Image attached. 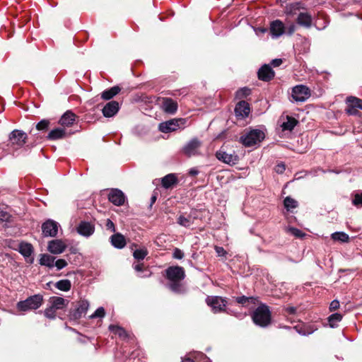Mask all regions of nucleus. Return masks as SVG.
Listing matches in <instances>:
<instances>
[{"instance_id":"nucleus-55","label":"nucleus","mask_w":362,"mask_h":362,"mask_svg":"<svg viewBox=\"0 0 362 362\" xmlns=\"http://www.w3.org/2000/svg\"><path fill=\"white\" fill-rule=\"evenodd\" d=\"M106 227L107 229L111 230V231L112 232L115 231V224L110 219H107V221Z\"/></svg>"},{"instance_id":"nucleus-3","label":"nucleus","mask_w":362,"mask_h":362,"mask_svg":"<svg viewBox=\"0 0 362 362\" xmlns=\"http://www.w3.org/2000/svg\"><path fill=\"white\" fill-rule=\"evenodd\" d=\"M264 138V133L259 129H252L240 137V141L245 146H252L260 143Z\"/></svg>"},{"instance_id":"nucleus-7","label":"nucleus","mask_w":362,"mask_h":362,"mask_svg":"<svg viewBox=\"0 0 362 362\" xmlns=\"http://www.w3.org/2000/svg\"><path fill=\"white\" fill-rule=\"evenodd\" d=\"M27 134L22 130L15 129L9 134V141L12 146L22 147L26 142Z\"/></svg>"},{"instance_id":"nucleus-26","label":"nucleus","mask_w":362,"mask_h":362,"mask_svg":"<svg viewBox=\"0 0 362 362\" xmlns=\"http://www.w3.org/2000/svg\"><path fill=\"white\" fill-rule=\"evenodd\" d=\"M76 119V115L71 111L66 112L60 118L59 124L64 127L71 126Z\"/></svg>"},{"instance_id":"nucleus-43","label":"nucleus","mask_w":362,"mask_h":362,"mask_svg":"<svg viewBox=\"0 0 362 362\" xmlns=\"http://www.w3.org/2000/svg\"><path fill=\"white\" fill-rule=\"evenodd\" d=\"M255 298L253 297H247L245 296H239L235 298L238 303L245 305L247 303H255Z\"/></svg>"},{"instance_id":"nucleus-17","label":"nucleus","mask_w":362,"mask_h":362,"mask_svg":"<svg viewBox=\"0 0 362 362\" xmlns=\"http://www.w3.org/2000/svg\"><path fill=\"white\" fill-rule=\"evenodd\" d=\"M250 112V105L245 100H241L236 105L235 107V112L237 117L245 118L247 117Z\"/></svg>"},{"instance_id":"nucleus-27","label":"nucleus","mask_w":362,"mask_h":362,"mask_svg":"<svg viewBox=\"0 0 362 362\" xmlns=\"http://www.w3.org/2000/svg\"><path fill=\"white\" fill-rule=\"evenodd\" d=\"M120 90L121 88L118 86H115L103 91L101 93V98L105 100H109L117 95Z\"/></svg>"},{"instance_id":"nucleus-59","label":"nucleus","mask_w":362,"mask_h":362,"mask_svg":"<svg viewBox=\"0 0 362 362\" xmlns=\"http://www.w3.org/2000/svg\"><path fill=\"white\" fill-rule=\"evenodd\" d=\"M296 30V25L294 24H291L288 28H287V33L288 35H292Z\"/></svg>"},{"instance_id":"nucleus-39","label":"nucleus","mask_w":362,"mask_h":362,"mask_svg":"<svg viewBox=\"0 0 362 362\" xmlns=\"http://www.w3.org/2000/svg\"><path fill=\"white\" fill-rule=\"evenodd\" d=\"M147 255L148 250L146 248L137 249L133 253L134 257L139 261L143 260Z\"/></svg>"},{"instance_id":"nucleus-56","label":"nucleus","mask_w":362,"mask_h":362,"mask_svg":"<svg viewBox=\"0 0 362 362\" xmlns=\"http://www.w3.org/2000/svg\"><path fill=\"white\" fill-rule=\"evenodd\" d=\"M282 63H283V61L281 59H274L272 60V62H271V64L274 67H277V66H280Z\"/></svg>"},{"instance_id":"nucleus-20","label":"nucleus","mask_w":362,"mask_h":362,"mask_svg":"<svg viewBox=\"0 0 362 362\" xmlns=\"http://www.w3.org/2000/svg\"><path fill=\"white\" fill-rule=\"evenodd\" d=\"M95 231L94 226L88 221H81L77 227V232L85 237L90 236Z\"/></svg>"},{"instance_id":"nucleus-12","label":"nucleus","mask_w":362,"mask_h":362,"mask_svg":"<svg viewBox=\"0 0 362 362\" xmlns=\"http://www.w3.org/2000/svg\"><path fill=\"white\" fill-rule=\"evenodd\" d=\"M108 199L115 206H122L125 202L126 197L120 189H112L108 194Z\"/></svg>"},{"instance_id":"nucleus-19","label":"nucleus","mask_w":362,"mask_h":362,"mask_svg":"<svg viewBox=\"0 0 362 362\" xmlns=\"http://www.w3.org/2000/svg\"><path fill=\"white\" fill-rule=\"evenodd\" d=\"M177 103L170 98H163L162 99V109L168 114L173 115L177 110Z\"/></svg>"},{"instance_id":"nucleus-42","label":"nucleus","mask_w":362,"mask_h":362,"mask_svg":"<svg viewBox=\"0 0 362 362\" xmlns=\"http://www.w3.org/2000/svg\"><path fill=\"white\" fill-rule=\"evenodd\" d=\"M346 103L348 105L358 108L361 103V100L354 96H349L346 98Z\"/></svg>"},{"instance_id":"nucleus-40","label":"nucleus","mask_w":362,"mask_h":362,"mask_svg":"<svg viewBox=\"0 0 362 362\" xmlns=\"http://www.w3.org/2000/svg\"><path fill=\"white\" fill-rule=\"evenodd\" d=\"M352 204L355 206L362 207V192H357L353 194Z\"/></svg>"},{"instance_id":"nucleus-4","label":"nucleus","mask_w":362,"mask_h":362,"mask_svg":"<svg viewBox=\"0 0 362 362\" xmlns=\"http://www.w3.org/2000/svg\"><path fill=\"white\" fill-rule=\"evenodd\" d=\"M202 142L197 138H193L189 140L182 149V152L187 157H192L199 155V148Z\"/></svg>"},{"instance_id":"nucleus-45","label":"nucleus","mask_w":362,"mask_h":362,"mask_svg":"<svg viewBox=\"0 0 362 362\" xmlns=\"http://www.w3.org/2000/svg\"><path fill=\"white\" fill-rule=\"evenodd\" d=\"M105 315V309L103 307H100L90 316V317L92 319L96 317H103Z\"/></svg>"},{"instance_id":"nucleus-16","label":"nucleus","mask_w":362,"mask_h":362,"mask_svg":"<svg viewBox=\"0 0 362 362\" xmlns=\"http://www.w3.org/2000/svg\"><path fill=\"white\" fill-rule=\"evenodd\" d=\"M66 247V244L62 240L55 239L49 242L47 249L51 253L58 255L62 253Z\"/></svg>"},{"instance_id":"nucleus-31","label":"nucleus","mask_w":362,"mask_h":362,"mask_svg":"<svg viewBox=\"0 0 362 362\" xmlns=\"http://www.w3.org/2000/svg\"><path fill=\"white\" fill-rule=\"evenodd\" d=\"M297 123L298 121L295 118L291 116H286V121L284 122L281 127L284 131H291L296 126Z\"/></svg>"},{"instance_id":"nucleus-57","label":"nucleus","mask_w":362,"mask_h":362,"mask_svg":"<svg viewBox=\"0 0 362 362\" xmlns=\"http://www.w3.org/2000/svg\"><path fill=\"white\" fill-rule=\"evenodd\" d=\"M286 312L290 315H294L296 312V308L293 306H288L285 308Z\"/></svg>"},{"instance_id":"nucleus-23","label":"nucleus","mask_w":362,"mask_h":362,"mask_svg":"<svg viewBox=\"0 0 362 362\" xmlns=\"http://www.w3.org/2000/svg\"><path fill=\"white\" fill-rule=\"evenodd\" d=\"M112 245L119 249L123 248L126 245V240L121 233H115L110 237Z\"/></svg>"},{"instance_id":"nucleus-60","label":"nucleus","mask_w":362,"mask_h":362,"mask_svg":"<svg viewBox=\"0 0 362 362\" xmlns=\"http://www.w3.org/2000/svg\"><path fill=\"white\" fill-rule=\"evenodd\" d=\"M143 266H144L143 264H134L133 267H134V269H135V271H136L138 272H144Z\"/></svg>"},{"instance_id":"nucleus-41","label":"nucleus","mask_w":362,"mask_h":362,"mask_svg":"<svg viewBox=\"0 0 362 362\" xmlns=\"http://www.w3.org/2000/svg\"><path fill=\"white\" fill-rule=\"evenodd\" d=\"M56 312L57 310H55L54 308H52L51 305H49L45 310H44V315L45 316L49 319V320H54L56 317Z\"/></svg>"},{"instance_id":"nucleus-52","label":"nucleus","mask_w":362,"mask_h":362,"mask_svg":"<svg viewBox=\"0 0 362 362\" xmlns=\"http://www.w3.org/2000/svg\"><path fill=\"white\" fill-rule=\"evenodd\" d=\"M274 170L278 174H282L286 170V166L283 163H279L275 166Z\"/></svg>"},{"instance_id":"nucleus-1","label":"nucleus","mask_w":362,"mask_h":362,"mask_svg":"<svg viewBox=\"0 0 362 362\" xmlns=\"http://www.w3.org/2000/svg\"><path fill=\"white\" fill-rule=\"evenodd\" d=\"M252 318L256 325L261 327H267L270 325L272 321V315L269 306L265 304H261L253 312Z\"/></svg>"},{"instance_id":"nucleus-36","label":"nucleus","mask_w":362,"mask_h":362,"mask_svg":"<svg viewBox=\"0 0 362 362\" xmlns=\"http://www.w3.org/2000/svg\"><path fill=\"white\" fill-rule=\"evenodd\" d=\"M284 205L287 211H291L298 206V202L290 197H286L284 199Z\"/></svg>"},{"instance_id":"nucleus-8","label":"nucleus","mask_w":362,"mask_h":362,"mask_svg":"<svg viewBox=\"0 0 362 362\" xmlns=\"http://www.w3.org/2000/svg\"><path fill=\"white\" fill-rule=\"evenodd\" d=\"M206 303L210 306L214 313L223 311L226 307V300L219 296L207 297Z\"/></svg>"},{"instance_id":"nucleus-48","label":"nucleus","mask_w":362,"mask_h":362,"mask_svg":"<svg viewBox=\"0 0 362 362\" xmlns=\"http://www.w3.org/2000/svg\"><path fill=\"white\" fill-rule=\"evenodd\" d=\"M11 218V215L4 211H0V222H8Z\"/></svg>"},{"instance_id":"nucleus-32","label":"nucleus","mask_w":362,"mask_h":362,"mask_svg":"<svg viewBox=\"0 0 362 362\" xmlns=\"http://www.w3.org/2000/svg\"><path fill=\"white\" fill-rule=\"evenodd\" d=\"M109 329L115 334H117L120 338L125 339L128 337V334L126 330L119 326L110 325Z\"/></svg>"},{"instance_id":"nucleus-47","label":"nucleus","mask_w":362,"mask_h":362,"mask_svg":"<svg viewBox=\"0 0 362 362\" xmlns=\"http://www.w3.org/2000/svg\"><path fill=\"white\" fill-rule=\"evenodd\" d=\"M288 231H289L291 234L298 238H301L305 235V234L300 230L293 227H289L288 228Z\"/></svg>"},{"instance_id":"nucleus-61","label":"nucleus","mask_w":362,"mask_h":362,"mask_svg":"<svg viewBox=\"0 0 362 362\" xmlns=\"http://www.w3.org/2000/svg\"><path fill=\"white\" fill-rule=\"evenodd\" d=\"M157 194L158 193L157 192H154L151 197V203H150V207H151L153 206V204L156 202V199H157Z\"/></svg>"},{"instance_id":"nucleus-5","label":"nucleus","mask_w":362,"mask_h":362,"mask_svg":"<svg viewBox=\"0 0 362 362\" xmlns=\"http://www.w3.org/2000/svg\"><path fill=\"white\" fill-rule=\"evenodd\" d=\"M185 124V119H173L159 124L158 129L163 133H168L176 131L181 125Z\"/></svg>"},{"instance_id":"nucleus-30","label":"nucleus","mask_w":362,"mask_h":362,"mask_svg":"<svg viewBox=\"0 0 362 362\" xmlns=\"http://www.w3.org/2000/svg\"><path fill=\"white\" fill-rule=\"evenodd\" d=\"M66 132L64 129L56 128L49 132L47 135V139L49 140H57L62 139L65 136Z\"/></svg>"},{"instance_id":"nucleus-37","label":"nucleus","mask_w":362,"mask_h":362,"mask_svg":"<svg viewBox=\"0 0 362 362\" xmlns=\"http://www.w3.org/2000/svg\"><path fill=\"white\" fill-rule=\"evenodd\" d=\"M300 8V3L296 2L290 4L286 7V13L289 15L297 14V11Z\"/></svg>"},{"instance_id":"nucleus-24","label":"nucleus","mask_w":362,"mask_h":362,"mask_svg":"<svg viewBox=\"0 0 362 362\" xmlns=\"http://www.w3.org/2000/svg\"><path fill=\"white\" fill-rule=\"evenodd\" d=\"M194 220L195 217L192 214H180L177 219V222L183 227L189 228L194 223Z\"/></svg>"},{"instance_id":"nucleus-44","label":"nucleus","mask_w":362,"mask_h":362,"mask_svg":"<svg viewBox=\"0 0 362 362\" xmlns=\"http://www.w3.org/2000/svg\"><path fill=\"white\" fill-rule=\"evenodd\" d=\"M49 121L47 120V119H42L41 121H40L37 125H36V128L37 130H46L48 127H49Z\"/></svg>"},{"instance_id":"nucleus-54","label":"nucleus","mask_w":362,"mask_h":362,"mask_svg":"<svg viewBox=\"0 0 362 362\" xmlns=\"http://www.w3.org/2000/svg\"><path fill=\"white\" fill-rule=\"evenodd\" d=\"M215 250H216L217 255L218 256H220V257L224 256L226 255V253L225 250L222 247L216 246L215 247Z\"/></svg>"},{"instance_id":"nucleus-22","label":"nucleus","mask_w":362,"mask_h":362,"mask_svg":"<svg viewBox=\"0 0 362 362\" xmlns=\"http://www.w3.org/2000/svg\"><path fill=\"white\" fill-rule=\"evenodd\" d=\"M69 301L62 297L52 296L49 299V304L55 310H62L67 306Z\"/></svg>"},{"instance_id":"nucleus-6","label":"nucleus","mask_w":362,"mask_h":362,"mask_svg":"<svg viewBox=\"0 0 362 362\" xmlns=\"http://www.w3.org/2000/svg\"><path fill=\"white\" fill-rule=\"evenodd\" d=\"M89 308V303L86 300H79L76 308L70 312L71 320H77L86 314Z\"/></svg>"},{"instance_id":"nucleus-35","label":"nucleus","mask_w":362,"mask_h":362,"mask_svg":"<svg viewBox=\"0 0 362 362\" xmlns=\"http://www.w3.org/2000/svg\"><path fill=\"white\" fill-rule=\"evenodd\" d=\"M342 319V315L340 313L332 314L328 317V322L330 327L334 328L337 327V323L339 322Z\"/></svg>"},{"instance_id":"nucleus-49","label":"nucleus","mask_w":362,"mask_h":362,"mask_svg":"<svg viewBox=\"0 0 362 362\" xmlns=\"http://www.w3.org/2000/svg\"><path fill=\"white\" fill-rule=\"evenodd\" d=\"M173 257L177 259H181L184 257V252L179 248H175L173 253Z\"/></svg>"},{"instance_id":"nucleus-33","label":"nucleus","mask_w":362,"mask_h":362,"mask_svg":"<svg viewBox=\"0 0 362 362\" xmlns=\"http://www.w3.org/2000/svg\"><path fill=\"white\" fill-rule=\"evenodd\" d=\"M55 287L62 291H68L71 289V283L69 279H62L55 284Z\"/></svg>"},{"instance_id":"nucleus-50","label":"nucleus","mask_w":362,"mask_h":362,"mask_svg":"<svg viewBox=\"0 0 362 362\" xmlns=\"http://www.w3.org/2000/svg\"><path fill=\"white\" fill-rule=\"evenodd\" d=\"M346 112L349 115H358L359 113L357 107H351L350 105L347 106Z\"/></svg>"},{"instance_id":"nucleus-25","label":"nucleus","mask_w":362,"mask_h":362,"mask_svg":"<svg viewBox=\"0 0 362 362\" xmlns=\"http://www.w3.org/2000/svg\"><path fill=\"white\" fill-rule=\"evenodd\" d=\"M177 178L173 173L168 174L161 179L162 187L165 189H169L177 184Z\"/></svg>"},{"instance_id":"nucleus-64","label":"nucleus","mask_w":362,"mask_h":362,"mask_svg":"<svg viewBox=\"0 0 362 362\" xmlns=\"http://www.w3.org/2000/svg\"><path fill=\"white\" fill-rule=\"evenodd\" d=\"M189 174L192 175H196L198 174V170L196 169H191L189 171Z\"/></svg>"},{"instance_id":"nucleus-21","label":"nucleus","mask_w":362,"mask_h":362,"mask_svg":"<svg viewBox=\"0 0 362 362\" xmlns=\"http://www.w3.org/2000/svg\"><path fill=\"white\" fill-rule=\"evenodd\" d=\"M297 23L305 28H310L312 25L313 18L308 12H300L296 19Z\"/></svg>"},{"instance_id":"nucleus-9","label":"nucleus","mask_w":362,"mask_h":362,"mask_svg":"<svg viewBox=\"0 0 362 362\" xmlns=\"http://www.w3.org/2000/svg\"><path fill=\"white\" fill-rule=\"evenodd\" d=\"M310 95L309 89L303 85L296 86L292 90V98L296 102H304Z\"/></svg>"},{"instance_id":"nucleus-15","label":"nucleus","mask_w":362,"mask_h":362,"mask_svg":"<svg viewBox=\"0 0 362 362\" xmlns=\"http://www.w3.org/2000/svg\"><path fill=\"white\" fill-rule=\"evenodd\" d=\"M119 110V104L118 102L112 100L108 102L103 108V115L105 117H112L115 116Z\"/></svg>"},{"instance_id":"nucleus-29","label":"nucleus","mask_w":362,"mask_h":362,"mask_svg":"<svg viewBox=\"0 0 362 362\" xmlns=\"http://www.w3.org/2000/svg\"><path fill=\"white\" fill-rule=\"evenodd\" d=\"M56 257L48 254H42L40 255V264L49 268L54 267V262Z\"/></svg>"},{"instance_id":"nucleus-51","label":"nucleus","mask_w":362,"mask_h":362,"mask_svg":"<svg viewBox=\"0 0 362 362\" xmlns=\"http://www.w3.org/2000/svg\"><path fill=\"white\" fill-rule=\"evenodd\" d=\"M237 94L240 97H246L250 94V89L247 88H243L237 92Z\"/></svg>"},{"instance_id":"nucleus-38","label":"nucleus","mask_w":362,"mask_h":362,"mask_svg":"<svg viewBox=\"0 0 362 362\" xmlns=\"http://www.w3.org/2000/svg\"><path fill=\"white\" fill-rule=\"evenodd\" d=\"M332 238L334 240L341 241L342 243H346L349 241V235L344 232H335L332 234Z\"/></svg>"},{"instance_id":"nucleus-13","label":"nucleus","mask_w":362,"mask_h":362,"mask_svg":"<svg viewBox=\"0 0 362 362\" xmlns=\"http://www.w3.org/2000/svg\"><path fill=\"white\" fill-rule=\"evenodd\" d=\"M216 156L219 160L230 165L236 164L238 161V156L237 155L228 153L222 150L217 151Z\"/></svg>"},{"instance_id":"nucleus-58","label":"nucleus","mask_w":362,"mask_h":362,"mask_svg":"<svg viewBox=\"0 0 362 362\" xmlns=\"http://www.w3.org/2000/svg\"><path fill=\"white\" fill-rule=\"evenodd\" d=\"M267 32V29L264 28H258L255 29V33L257 35H264Z\"/></svg>"},{"instance_id":"nucleus-34","label":"nucleus","mask_w":362,"mask_h":362,"mask_svg":"<svg viewBox=\"0 0 362 362\" xmlns=\"http://www.w3.org/2000/svg\"><path fill=\"white\" fill-rule=\"evenodd\" d=\"M168 287L174 293H182L185 291V289L180 281H171L168 284Z\"/></svg>"},{"instance_id":"nucleus-63","label":"nucleus","mask_w":362,"mask_h":362,"mask_svg":"<svg viewBox=\"0 0 362 362\" xmlns=\"http://www.w3.org/2000/svg\"><path fill=\"white\" fill-rule=\"evenodd\" d=\"M144 272H146V274H144L143 275L139 274L140 277H146V276H149L151 275V272L148 270L146 269Z\"/></svg>"},{"instance_id":"nucleus-53","label":"nucleus","mask_w":362,"mask_h":362,"mask_svg":"<svg viewBox=\"0 0 362 362\" xmlns=\"http://www.w3.org/2000/svg\"><path fill=\"white\" fill-rule=\"evenodd\" d=\"M339 308V302L337 300H334L331 302L329 305V310L331 311L336 310Z\"/></svg>"},{"instance_id":"nucleus-28","label":"nucleus","mask_w":362,"mask_h":362,"mask_svg":"<svg viewBox=\"0 0 362 362\" xmlns=\"http://www.w3.org/2000/svg\"><path fill=\"white\" fill-rule=\"evenodd\" d=\"M19 252L25 257H29L33 252V247L30 243H21L19 244Z\"/></svg>"},{"instance_id":"nucleus-2","label":"nucleus","mask_w":362,"mask_h":362,"mask_svg":"<svg viewBox=\"0 0 362 362\" xmlns=\"http://www.w3.org/2000/svg\"><path fill=\"white\" fill-rule=\"evenodd\" d=\"M43 303V296L40 294L31 296L24 300L17 303L16 308L18 310L26 312L31 310H37Z\"/></svg>"},{"instance_id":"nucleus-62","label":"nucleus","mask_w":362,"mask_h":362,"mask_svg":"<svg viewBox=\"0 0 362 362\" xmlns=\"http://www.w3.org/2000/svg\"><path fill=\"white\" fill-rule=\"evenodd\" d=\"M298 333L301 335H308V334H310L313 332V331H310V332H305V331H303L301 329L300 330H298Z\"/></svg>"},{"instance_id":"nucleus-10","label":"nucleus","mask_w":362,"mask_h":362,"mask_svg":"<svg viewBox=\"0 0 362 362\" xmlns=\"http://www.w3.org/2000/svg\"><path fill=\"white\" fill-rule=\"evenodd\" d=\"M166 276L170 281H181L185 276V270L182 267H170L166 269Z\"/></svg>"},{"instance_id":"nucleus-14","label":"nucleus","mask_w":362,"mask_h":362,"mask_svg":"<svg viewBox=\"0 0 362 362\" xmlns=\"http://www.w3.org/2000/svg\"><path fill=\"white\" fill-rule=\"evenodd\" d=\"M271 35L273 38H277L282 35L286 30L284 24L280 20H275L270 23Z\"/></svg>"},{"instance_id":"nucleus-46","label":"nucleus","mask_w":362,"mask_h":362,"mask_svg":"<svg viewBox=\"0 0 362 362\" xmlns=\"http://www.w3.org/2000/svg\"><path fill=\"white\" fill-rule=\"evenodd\" d=\"M67 266V262L65 259H58L54 260V267H56L57 270H61Z\"/></svg>"},{"instance_id":"nucleus-18","label":"nucleus","mask_w":362,"mask_h":362,"mask_svg":"<svg viewBox=\"0 0 362 362\" xmlns=\"http://www.w3.org/2000/svg\"><path fill=\"white\" fill-rule=\"evenodd\" d=\"M258 78L263 81H269L274 77V71L268 64L263 65L258 71Z\"/></svg>"},{"instance_id":"nucleus-11","label":"nucleus","mask_w":362,"mask_h":362,"mask_svg":"<svg viewBox=\"0 0 362 362\" xmlns=\"http://www.w3.org/2000/svg\"><path fill=\"white\" fill-rule=\"evenodd\" d=\"M59 223L53 220L46 221L42 226V233L45 237H55L58 232Z\"/></svg>"}]
</instances>
